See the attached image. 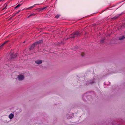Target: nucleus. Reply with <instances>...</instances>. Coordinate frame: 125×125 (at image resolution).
<instances>
[{
  "instance_id": "obj_14",
  "label": "nucleus",
  "mask_w": 125,
  "mask_h": 125,
  "mask_svg": "<svg viewBox=\"0 0 125 125\" xmlns=\"http://www.w3.org/2000/svg\"><path fill=\"white\" fill-rule=\"evenodd\" d=\"M60 16L59 15H57L56 16H55V17L57 19Z\"/></svg>"
},
{
  "instance_id": "obj_12",
  "label": "nucleus",
  "mask_w": 125,
  "mask_h": 125,
  "mask_svg": "<svg viewBox=\"0 0 125 125\" xmlns=\"http://www.w3.org/2000/svg\"><path fill=\"white\" fill-rule=\"evenodd\" d=\"M17 54L16 53L15 55L13 56V54H12V58H15L16 56H17Z\"/></svg>"
},
{
  "instance_id": "obj_6",
  "label": "nucleus",
  "mask_w": 125,
  "mask_h": 125,
  "mask_svg": "<svg viewBox=\"0 0 125 125\" xmlns=\"http://www.w3.org/2000/svg\"><path fill=\"white\" fill-rule=\"evenodd\" d=\"M14 116V115L13 114L11 113L9 115V117L10 119H11Z\"/></svg>"
},
{
  "instance_id": "obj_2",
  "label": "nucleus",
  "mask_w": 125,
  "mask_h": 125,
  "mask_svg": "<svg viewBox=\"0 0 125 125\" xmlns=\"http://www.w3.org/2000/svg\"><path fill=\"white\" fill-rule=\"evenodd\" d=\"M80 33L79 31H77L73 33L71 35V38H75L80 36Z\"/></svg>"
},
{
  "instance_id": "obj_20",
  "label": "nucleus",
  "mask_w": 125,
  "mask_h": 125,
  "mask_svg": "<svg viewBox=\"0 0 125 125\" xmlns=\"http://www.w3.org/2000/svg\"><path fill=\"white\" fill-rule=\"evenodd\" d=\"M20 10L19 11V12L20 11Z\"/></svg>"
},
{
  "instance_id": "obj_17",
  "label": "nucleus",
  "mask_w": 125,
  "mask_h": 125,
  "mask_svg": "<svg viewBox=\"0 0 125 125\" xmlns=\"http://www.w3.org/2000/svg\"><path fill=\"white\" fill-rule=\"evenodd\" d=\"M46 8V7H44L43 8H41V9H42V10H43L45 9Z\"/></svg>"
},
{
  "instance_id": "obj_5",
  "label": "nucleus",
  "mask_w": 125,
  "mask_h": 125,
  "mask_svg": "<svg viewBox=\"0 0 125 125\" xmlns=\"http://www.w3.org/2000/svg\"><path fill=\"white\" fill-rule=\"evenodd\" d=\"M42 61L41 60H38L35 61V63L38 64H41L42 63Z\"/></svg>"
},
{
  "instance_id": "obj_3",
  "label": "nucleus",
  "mask_w": 125,
  "mask_h": 125,
  "mask_svg": "<svg viewBox=\"0 0 125 125\" xmlns=\"http://www.w3.org/2000/svg\"><path fill=\"white\" fill-rule=\"evenodd\" d=\"M42 42L43 41L42 40H40L39 41L35 42L31 45L30 48V49L31 50L33 49L35 45H37L38 44H41V43H42Z\"/></svg>"
},
{
  "instance_id": "obj_21",
  "label": "nucleus",
  "mask_w": 125,
  "mask_h": 125,
  "mask_svg": "<svg viewBox=\"0 0 125 125\" xmlns=\"http://www.w3.org/2000/svg\"><path fill=\"white\" fill-rule=\"evenodd\" d=\"M25 42H23V43H24Z\"/></svg>"
},
{
  "instance_id": "obj_9",
  "label": "nucleus",
  "mask_w": 125,
  "mask_h": 125,
  "mask_svg": "<svg viewBox=\"0 0 125 125\" xmlns=\"http://www.w3.org/2000/svg\"><path fill=\"white\" fill-rule=\"evenodd\" d=\"M8 41H5V42H4L0 46V49L2 47H3V45H4L6 43H7V42H8Z\"/></svg>"
},
{
  "instance_id": "obj_4",
  "label": "nucleus",
  "mask_w": 125,
  "mask_h": 125,
  "mask_svg": "<svg viewBox=\"0 0 125 125\" xmlns=\"http://www.w3.org/2000/svg\"><path fill=\"white\" fill-rule=\"evenodd\" d=\"M24 76L23 74H21L18 76L17 78L19 81H22L23 80Z\"/></svg>"
},
{
  "instance_id": "obj_11",
  "label": "nucleus",
  "mask_w": 125,
  "mask_h": 125,
  "mask_svg": "<svg viewBox=\"0 0 125 125\" xmlns=\"http://www.w3.org/2000/svg\"><path fill=\"white\" fill-rule=\"evenodd\" d=\"M35 14H34V13H33L32 14H30V15L29 16H28V18H29V17H30L32 16H34L35 15Z\"/></svg>"
},
{
  "instance_id": "obj_7",
  "label": "nucleus",
  "mask_w": 125,
  "mask_h": 125,
  "mask_svg": "<svg viewBox=\"0 0 125 125\" xmlns=\"http://www.w3.org/2000/svg\"><path fill=\"white\" fill-rule=\"evenodd\" d=\"M120 15H117L115 17H113L112 18V20H114L116 19H117L119 16Z\"/></svg>"
},
{
  "instance_id": "obj_18",
  "label": "nucleus",
  "mask_w": 125,
  "mask_h": 125,
  "mask_svg": "<svg viewBox=\"0 0 125 125\" xmlns=\"http://www.w3.org/2000/svg\"><path fill=\"white\" fill-rule=\"evenodd\" d=\"M41 8H39L38 9L39 10L41 11V10H42V9H41Z\"/></svg>"
},
{
  "instance_id": "obj_10",
  "label": "nucleus",
  "mask_w": 125,
  "mask_h": 125,
  "mask_svg": "<svg viewBox=\"0 0 125 125\" xmlns=\"http://www.w3.org/2000/svg\"><path fill=\"white\" fill-rule=\"evenodd\" d=\"M21 5V4H19L15 7V8L16 9L17 8H19V7Z\"/></svg>"
},
{
  "instance_id": "obj_1",
  "label": "nucleus",
  "mask_w": 125,
  "mask_h": 125,
  "mask_svg": "<svg viewBox=\"0 0 125 125\" xmlns=\"http://www.w3.org/2000/svg\"><path fill=\"white\" fill-rule=\"evenodd\" d=\"M88 93H87L85 94L83 96V100L84 101H86V100L85 99L86 98H87L88 100H90L91 99V96L90 95H89V94L88 95Z\"/></svg>"
},
{
  "instance_id": "obj_15",
  "label": "nucleus",
  "mask_w": 125,
  "mask_h": 125,
  "mask_svg": "<svg viewBox=\"0 0 125 125\" xmlns=\"http://www.w3.org/2000/svg\"><path fill=\"white\" fill-rule=\"evenodd\" d=\"M33 6H31V7H29L27 8L26 9V10H28V9H29L31 8H33Z\"/></svg>"
},
{
  "instance_id": "obj_8",
  "label": "nucleus",
  "mask_w": 125,
  "mask_h": 125,
  "mask_svg": "<svg viewBox=\"0 0 125 125\" xmlns=\"http://www.w3.org/2000/svg\"><path fill=\"white\" fill-rule=\"evenodd\" d=\"M125 38V37L124 36H122L120 37L119 38V40H122L124 39Z\"/></svg>"
},
{
  "instance_id": "obj_19",
  "label": "nucleus",
  "mask_w": 125,
  "mask_h": 125,
  "mask_svg": "<svg viewBox=\"0 0 125 125\" xmlns=\"http://www.w3.org/2000/svg\"><path fill=\"white\" fill-rule=\"evenodd\" d=\"M36 5H39L40 4H34V5L33 6V7H34Z\"/></svg>"
},
{
  "instance_id": "obj_16",
  "label": "nucleus",
  "mask_w": 125,
  "mask_h": 125,
  "mask_svg": "<svg viewBox=\"0 0 125 125\" xmlns=\"http://www.w3.org/2000/svg\"><path fill=\"white\" fill-rule=\"evenodd\" d=\"M69 115H67L66 116V117H67V119L70 118H71V117L70 116H69V117H68Z\"/></svg>"
},
{
  "instance_id": "obj_13",
  "label": "nucleus",
  "mask_w": 125,
  "mask_h": 125,
  "mask_svg": "<svg viewBox=\"0 0 125 125\" xmlns=\"http://www.w3.org/2000/svg\"><path fill=\"white\" fill-rule=\"evenodd\" d=\"M94 81H91V80H90V81H89V83H94Z\"/></svg>"
}]
</instances>
